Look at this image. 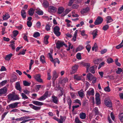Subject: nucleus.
<instances>
[{
  "label": "nucleus",
  "mask_w": 123,
  "mask_h": 123,
  "mask_svg": "<svg viewBox=\"0 0 123 123\" xmlns=\"http://www.w3.org/2000/svg\"><path fill=\"white\" fill-rule=\"evenodd\" d=\"M60 29L59 27L57 26H56L53 28V32L57 37H59L61 35V33L60 31Z\"/></svg>",
  "instance_id": "nucleus-1"
},
{
  "label": "nucleus",
  "mask_w": 123,
  "mask_h": 123,
  "mask_svg": "<svg viewBox=\"0 0 123 123\" xmlns=\"http://www.w3.org/2000/svg\"><path fill=\"white\" fill-rule=\"evenodd\" d=\"M103 21V19L101 17L98 16L97 18L94 22L95 25H99L101 24Z\"/></svg>",
  "instance_id": "nucleus-2"
},
{
  "label": "nucleus",
  "mask_w": 123,
  "mask_h": 123,
  "mask_svg": "<svg viewBox=\"0 0 123 123\" xmlns=\"http://www.w3.org/2000/svg\"><path fill=\"white\" fill-rule=\"evenodd\" d=\"M48 91H46L44 94L39 98L38 100L39 101H42L45 100L48 97Z\"/></svg>",
  "instance_id": "nucleus-3"
},
{
  "label": "nucleus",
  "mask_w": 123,
  "mask_h": 123,
  "mask_svg": "<svg viewBox=\"0 0 123 123\" xmlns=\"http://www.w3.org/2000/svg\"><path fill=\"white\" fill-rule=\"evenodd\" d=\"M64 42L61 40H58L56 43V48L60 49L61 47H62L63 46Z\"/></svg>",
  "instance_id": "nucleus-4"
},
{
  "label": "nucleus",
  "mask_w": 123,
  "mask_h": 123,
  "mask_svg": "<svg viewBox=\"0 0 123 123\" xmlns=\"http://www.w3.org/2000/svg\"><path fill=\"white\" fill-rule=\"evenodd\" d=\"M78 66L77 65H75L73 66L72 68V70L70 71L71 74H72L76 72L78 68Z\"/></svg>",
  "instance_id": "nucleus-5"
},
{
  "label": "nucleus",
  "mask_w": 123,
  "mask_h": 123,
  "mask_svg": "<svg viewBox=\"0 0 123 123\" xmlns=\"http://www.w3.org/2000/svg\"><path fill=\"white\" fill-rule=\"evenodd\" d=\"M105 104L107 107H112V104L111 100L105 99L104 100Z\"/></svg>",
  "instance_id": "nucleus-6"
},
{
  "label": "nucleus",
  "mask_w": 123,
  "mask_h": 123,
  "mask_svg": "<svg viewBox=\"0 0 123 123\" xmlns=\"http://www.w3.org/2000/svg\"><path fill=\"white\" fill-rule=\"evenodd\" d=\"M94 94V89L92 88L91 90L90 89L86 92V95L87 96H93Z\"/></svg>",
  "instance_id": "nucleus-7"
},
{
  "label": "nucleus",
  "mask_w": 123,
  "mask_h": 123,
  "mask_svg": "<svg viewBox=\"0 0 123 123\" xmlns=\"http://www.w3.org/2000/svg\"><path fill=\"white\" fill-rule=\"evenodd\" d=\"M7 90L6 88L4 87L3 88L0 89V95L6 94L7 92Z\"/></svg>",
  "instance_id": "nucleus-8"
},
{
  "label": "nucleus",
  "mask_w": 123,
  "mask_h": 123,
  "mask_svg": "<svg viewBox=\"0 0 123 123\" xmlns=\"http://www.w3.org/2000/svg\"><path fill=\"white\" fill-rule=\"evenodd\" d=\"M41 76L40 74L35 75L34 76L35 79L38 82L41 83L43 82L41 78Z\"/></svg>",
  "instance_id": "nucleus-9"
},
{
  "label": "nucleus",
  "mask_w": 123,
  "mask_h": 123,
  "mask_svg": "<svg viewBox=\"0 0 123 123\" xmlns=\"http://www.w3.org/2000/svg\"><path fill=\"white\" fill-rule=\"evenodd\" d=\"M58 74H57L56 71L54 70L53 72L52 79L54 80L53 82H54V80H55L58 77Z\"/></svg>",
  "instance_id": "nucleus-10"
},
{
  "label": "nucleus",
  "mask_w": 123,
  "mask_h": 123,
  "mask_svg": "<svg viewBox=\"0 0 123 123\" xmlns=\"http://www.w3.org/2000/svg\"><path fill=\"white\" fill-rule=\"evenodd\" d=\"M57 8L53 6H50L49 8V12H55L57 10Z\"/></svg>",
  "instance_id": "nucleus-11"
},
{
  "label": "nucleus",
  "mask_w": 123,
  "mask_h": 123,
  "mask_svg": "<svg viewBox=\"0 0 123 123\" xmlns=\"http://www.w3.org/2000/svg\"><path fill=\"white\" fill-rule=\"evenodd\" d=\"M87 78L89 80H92L93 79H94L96 77L93 76L90 73H89L87 74L86 75Z\"/></svg>",
  "instance_id": "nucleus-12"
},
{
  "label": "nucleus",
  "mask_w": 123,
  "mask_h": 123,
  "mask_svg": "<svg viewBox=\"0 0 123 123\" xmlns=\"http://www.w3.org/2000/svg\"><path fill=\"white\" fill-rule=\"evenodd\" d=\"M31 108L35 110H37L40 109V107L36 106L32 104H30L29 105Z\"/></svg>",
  "instance_id": "nucleus-13"
},
{
  "label": "nucleus",
  "mask_w": 123,
  "mask_h": 123,
  "mask_svg": "<svg viewBox=\"0 0 123 123\" xmlns=\"http://www.w3.org/2000/svg\"><path fill=\"white\" fill-rule=\"evenodd\" d=\"M21 15L23 19H25L26 16V13L25 10L23 9L22 10L21 12Z\"/></svg>",
  "instance_id": "nucleus-14"
},
{
  "label": "nucleus",
  "mask_w": 123,
  "mask_h": 123,
  "mask_svg": "<svg viewBox=\"0 0 123 123\" xmlns=\"http://www.w3.org/2000/svg\"><path fill=\"white\" fill-rule=\"evenodd\" d=\"M16 85L15 86L16 89L18 90L21 92V88L20 86V83L19 82H17L16 83Z\"/></svg>",
  "instance_id": "nucleus-15"
},
{
  "label": "nucleus",
  "mask_w": 123,
  "mask_h": 123,
  "mask_svg": "<svg viewBox=\"0 0 123 123\" xmlns=\"http://www.w3.org/2000/svg\"><path fill=\"white\" fill-rule=\"evenodd\" d=\"M98 30L97 29H96L94 30L92 33V34L93 35V39H95L96 37V36L98 35Z\"/></svg>",
  "instance_id": "nucleus-16"
},
{
  "label": "nucleus",
  "mask_w": 123,
  "mask_h": 123,
  "mask_svg": "<svg viewBox=\"0 0 123 123\" xmlns=\"http://www.w3.org/2000/svg\"><path fill=\"white\" fill-rule=\"evenodd\" d=\"M51 97L52 98L53 102L55 104H57L58 102V100L57 98L54 95L52 96Z\"/></svg>",
  "instance_id": "nucleus-17"
},
{
  "label": "nucleus",
  "mask_w": 123,
  "mask_h": 123,
  "mask_svg": "<svg viewBox=\"0 0 123 123\" xmlns=\"http://www.w3.org/2000/svg\"><path fill=\"white\" fill-rule=\"evenodd\" d=\"M97 68V66L95 65L94 66H93L90 68L89 69V70L90 72L93 74H94L95 72L94 69L95 68Z\"/></svg>",
  "instance_id": "nucleus-18"
},
{
  "label": "nucleus",
  "mask_w": 123,
  "mask_h": 123,
  "mask_svg": "<svg viewBox=\"0 0 123 123\" xmlns=\"http://www.w3.org/2000/svg\"><path fill=\"white\" fill-rule=\"evenodd\" d=\"M32 103L34 105L38 106H41L43 104V103L42 102L35 100L33 101Z\"/></svg>",
  "instance_id": "nucleus-19"
},
{
  "label": "nucleus",
  "mask_w": 123,
  "mask_h": 123,
  "mask_svg": "<svg viewBox=\"0 0 123 123\" xmlns=\"http://www.w3.org/2000/svg\"><path fill=\"white\" fill-rule=\"evenodd\" d=\"M19 103L18 102H15L10 104L11 108L13 109L18 107V105Z\"/></svg>",
  "instance_id": "nucleus-20"
},
{
  "label": "nucleus",
  "mask_w": 123,
  "mask_h": 123,
  "mask_svg": "<svg viewBox=\"0 0 123 123\" xmlns=\"http://www.w3.org/2000/svg\"><path fill=\"white\" fill-rule=\"evenodd\" d=\"M64 10V9L63 7H59L58 9L57 13L59 14H61L63 12Z\"/></svg>",
  "instance_id": "nucleus-21"
},
{
  "label": "nucleus",
  "mask_w": 123,
  "mask_h": 123,
  "mask_svg": "<svg viewBox=\"0 0 123 123\" xmlns=\"http://www.w3.org/2000/svg\"><path fill=\"white\" fill-rule=\"evenodd\" d=\"M106 23H108L111 22L113 21V19L111 18V16H108L106 17Z\"/></svg>",
  "instance_id": "nucleus-22"
},
{
  "label": "nucleus",
  "mask_w": 123,
  "mask_h": 123,
  "mask_svg": "<svg viewBox=\"0 0 123 123\" xmlns=\"http://www.w3.org/2000/svg\"><path fill=\"white\" fill-rule=\"evenodd\" d=\"M80 118L82 119H85L86 117V113L84 112L80 113L79 115Z\"/></svg>",
  "instance_id": "nucleus-23"
},
{
  "label": "nucleus",
  "mask_w": 123,
  "mask_h": 123,
  "mask_svg": "<svg viewBox=\"0 0 123 123\" xmlns=\"http://www.w3.org/2000/svg\"><path fill=\"white\" fill-rule=\"evenodd\" d=\"M42 5L44 7L47 8L49 6V3L46 0H44L43 1Z\"/></svg>",
  "instance_id": "nucleus-24"
},
{
  "label": "nucleus",
  "mask_w": 123,
  "mask_h": 123,
  "mask_svg": "<svg viewBox=\"0 0 123 123\" xmlns=\"http://www.w3.org/2000/svg\"><path fill=\"white\" fill-rule=\"evenodd\" d=\"M89 10V8L87 7L85 9H83L81 11V14H83L84 13L87 12Z\"/></svg>",
  "instance_id": "nucleus-25"
},
{
  "label": "nucleus",
  "mask_w": 123,
  "mask_h": 123,
  "mask_svg": "<svg viewBox=\"0 0 123 123\" xmlns=\"http://www.w3.org/2000/svg\"><path fill=\"white\" fill-rule=\"evenodd\" d=\"M34 10L33 8H31L28 11V14L30 16H32L34 13Z\"/></svg>",
  "instance_id": "nucleus-26"
},
{
  "label": "nucleus",
  "mask_w": 123,
  "mask_h": 123,
  "mask_svg": "<svg viewBox=\"0 0 123 123\" xmlns=\"http://www.w3.org/2000/svg\"><path fill=\"white\" fill-rule=\"evenodd\" d=\"M12 55V53H10L7 55L5 58V60L8 61L9 60Z\"/></svg>",
  "instance_id": "nucleus-27"
},
{
  "label": "nucleus",
  "mask_w": 123,
  "mask_h": 123,
  "mask_svg": "<svg viewBox=\"0 0 123 123\" xmlns=\"http://www.w3.org/2000/svg\"><path fill=\"white\" fill-rule=\"evenodd\" d=\"M82 64L84 66L86 67L87 71H88L89 68L90 66V64L87 63H83Z\"/></svg>",
  "instance_id": "nucleus-28"
},
{
  "label": "nucleus",
  "mask_w": 123,
  "mask_h": 123,
  "mask_svg": "<svg viewBox=\"0 0 123 123\" xmlns=\"http://www.w3.org/2000/svg\"><path fill=\"white\" fill-rule=\"evenodd\" d=\"M119 118L121 121L123 122V113H121L119 114L118 115Z\"/></svg>",
  "instance_id": "nucleus-29"
},
{
  "label": "nucleus",
  "mask_w": 123,
  "mask_h": 123,
  "mask_svg": "<svg viewBox=\"0 0 123 123\" xmlns=\"http://www.w3.org/2000/svg\"><path fill=\"white\" fill-rule=\"evenodd\" d=\"M40 60L41 62L42 63H46L45 60L44 56L43 55H41L40 57Z\"/></svg>",
  "instance_id": "nucleus-30"
},
{
  "label": "nucleus",
  "mask_w": 123,
  "mask_h": 123,
  "mask_svg": "<svg viewBox=\"0 0 123 123\" xmlns=\"http://www.w3.org/2000/svg\"><path fill=\"white\" fill-rule=\"evenodd\" d=\"M84 48L83 46L82 45H80L76 49V51L77 52L80 51L81 50L83 49Z\"/></svg>",
  "instance_id": "nucleus-31"
},
{
  "label": "nucleus",
  "mask_w": 123,
  "mask_h": 123,
  "mask_svg": "<svg viewBox=\"0 0 123 123\" xmlns=\"http://www.w3.org/2000/svg\"><path fill=\"white\" fill-rule=\"evenodd\" d=\"M93 111L95 115H98L99 114V112L98 108L97 107H95L93 109Z\"/></svg>",
  "instance_id": "nucleus-32"
},
{
  "label": "nucleus",
  "mask_w": 123,
  "mask_h": 123,
  "mask_svg": "<svg viewBox=\"0 0 123 123\" xmlns=\"http://www.w3.org/2000/svg\"><path fill=\"white\" fill-rule=\"evenodd\" d=\"M81 77L78 76L77 75H75L74 76V78L77 81L80 80H81Z\"/></svg>",
  "instance_id": "nucleus-33"
},
{
  "label": "nucleus",
  "mask_w": 123,
  "mask_h": 123,
  "mask_svg": "<svg viewBox=\"0 0 123 123\" xmlns=\"http://www.w3.org/2000/svg\"><path fill=\"white\" fill-rule=\"evenodd\" d=\"M68 81V79L67 78H64L62 79L60 82L61 84H64L66 83Z\"/></svg>",
  "instance_id": "nucleus-34"
},
{
  "label": "nucleus",
  "mask_w": 123,
  "mask_h": 123,
  "mask_svg": "<svg viewBox=\"0 0 123 123\" xmlns=\"http://www.w3.org/2000/svg\"><path fill=\"white\" fill-rule=\"evenodd\" d=\"M66 99L68 104H71L72 101L70 96L67 97L66 98Z\"/></svg>",
  "instance_id": "nucleus-35"
},
{
  "label": "nucleus",
  "mask_w": 123,
  "mask_h": 123,
  "mask_svg": "<svg viewBox=\"0 0 123 123\" xmlns=\"http://www.w3.org/2000/svg\"><path fill=\"white\" fill-rule=\"evenodd\" d=\"M23 83L24 85L25 86H29L31 84V83H29L28 82L26 81H23Z\"/></svg>",
  "instance_id": "nucleus-36"
},
{
  "label": "nucleus",
  "mask_w": 123,
  "mask_h": 123,
  "mask_svg": "<svg viewBox=\"0 0 123 123\" xmlns=\"http://www.w3.org/2000/svg\"><path fill=\"white\" fill-rule=\"evenodd\" d=\"M13 94H10L8 95V99L10 100H13Z\"/></svg>",
  "instance_id": "nucleus-37"
},
{
  "label": "nucleus",
  "mask_w": 123,
  "mask_h": 123,
  "mask_svg": "<svg viewBox=\"0 0 123 123\" xmlns=\"http://www.w3.org/2000/svg\"><path fill=\"white\" fill-rule=\"evenodd\" d=\"M81 90L80 91L78 92V94L80 97L82 98L84 96V93L83 92H81Z\"/></svg>",
  "instance_id": "nucleus-38"
},
{
  "label": "nucleus",
  "mask_w": 123,
  "mask_h": 123,
  "mask_svg": "<svg viewBox=\"0 0 123 123\" xmlns=\"http://www.w3.org/2000/svg\"><path fill=\"white\" fill-rule=\"evenodd\" d=\"M21 95L22 97V98L25 99H27L28 97L26 95L23 93H21Z\"/></svg>",
  "instance_id": "nucleus-39"
},
{
  "label": "nucleus",
  "mask_w": 123,
  "mask_h": 123,
  "mask_svg": "<svg viewBox=\"0 0 123 123\" xmlns=\"http://www.w3.org/2000/svg\"><path fill=\"white\" fill-rule=\"evenodd\" d=\"M96 104L97 105H99L101 103V100L100 98H95Z\"/></svg>",
  "instance_id": "nucleus-40"
},
{
  "label": "nucleus",
  "mask_w": 123,
  "mask_h": 123,
  "mask_svg": "<svg viewBox=\"0 0 123 123\" xmlns=\"http://www.w3.org/2000/svg\"><path fill=\"white\" fill-rule=\"evenodd\" d=\"M10 17V16L8 15H7L5 14V15L3 16V20H6Z\"/></svg>",
  "instance_id": "nucleus-41"
},
{
  "label": "nucleus",
  "mask_w": 123,
  "mask_h": 123,
  "mask_svg": "<svg viewBox=\"0 0 123 123\" xmlns=\"http://www.w3.org/2000/svg\"><path fill=\"white\" fill-rule=\"evenodd\" d=\"M117 69L118 70L116 72V73L117 74H120L121 72L123 71L120 68H118Z\"/></svg>",
  "instance_id": "nucleus-42"
},
{
  "label": "nucleus",
  "mask_w": 123,
  "mask_h": 123,
  "mask_svg": "<svg viewBox=\"0 0 123 123\" xmlns=\"http://www.w3.org/2000/svg\"><path fill=\"white\" fill-rule=\"evenodd\" d=\"M50 27L51 26L49 24H47L45 26L46 30L47 31H49L50 30Z\"/></svg>",
  "instance_id": "nucleus-43"
},
{
  "label": "nucleus",
  "mask_w": 123,
  "mask_h": 123,
  "mask_svg": "<svg viewBox=\"0 0 123 123\" xmlns=\"http://www.w3.org/2000/svg\"><path fill=\"white\" fill-rule=\"evenodd\" d=\"M36 12L39 15H42L43 14V12L42 10H37Z\"/></svg>",
  "instance_id": "nucleus-44"
},
{
  "label": "nucleus",
  "mask_w": 123,
  "mask_h": 123,
  "mask_svg": "<svg viewBox=\"0 0 123 123\" xmlns=\"http://www.w3.org/2000/svg\"><path fill=\"white\" fill-rule=\"evenodd\" d=\"M113 61V59L111 58H108L107 59V62L108 63H112Z\"/></svg>",
  "instance_id": "nucleus-45"
},
{
  "label": "nucleus",
  "mask_w": 123,
  "mask_h": 123,
  "mask_svg": "<svg viewBox=\"0 0 123 123\" xmlns=\"http://www.w3.org/2000/svg\"><path fill=\"white\" fill-rule=\"evenodd\" d=\"M40 34L38 32H37L33 34V36L35 38H36L37 37L40 36Z\"/></svg>",
  "instance_id": "nucleus-46"
},
{
  "label": "nucleus",
  "mask_w": 123,
  "mask_h": 123,
  "mask_svg": "<svg viewBox=\"0 0 123 123\" xmlns=\"http://www.w3.org/2000/svg\"><path fill=\"white\" fill-rule=\"evenodd\" d=\"M13 36L14 37H15L18 34V31L17 30H14L13 31Z\"/></svg>",
  "instance_id": "nucleus-47"
},
{
  "label": "nucleus",
  "mask_w": 123,
  "mask_h": 123,
  "mask_svg": "<svg viewBox=\"0 0 123 123\" xmlns=\"http://www.w3.org/2000/svg\"><path fill=\"white\" fill-rule=\"evenodd\" d=\"M100 62V60L97 59L93 61L94 63L96 64H99Z\"/></svg>",
  "instance_id": "nucleus-48"
},
{
  "label": "nucleus",
  "mask_w": 123,
  "mask_h": 123,
  "mask_svg": "<svg viewBox=\"0 0 123 123\" xmlns=\"http://www.w3.org/2000/svg\"><path fill=\"white\" fill-rule=\"evenodd\" d=\"M70 95L71 98H75L76 93L75 92H71L70 93Z\"/></svg>",
  "instance_id": "nucleus-49"
},
{
  "label": "nucleus",
  "mask_w": 123,
  "mask_h": 123,
  "mask_svg": "<svg viewBox=\"0 0 123 123\" xmlns=\"http://www.w3.org/2000/svg\"><path fill=\"white\" fill-rule=\"evenodd\" d=\"M26 49H23V50L19 52L18 54V55H24L25 54V52L26 51Z\"/></svg>",
  "instance_id": "nucleus-50"
},
{
  "label": "nucleus",
  "mask_w": 123,
  "mask_h": 123,
  "mask_svg": "<svg viewBox=\"0 0 123 123\" xmlns=\"http://www.w3.org/2000/svg\"><path fill=\"white\" fill-rule=\"evenodd\" d=\"M86 48L88 52L89 53L91 48L90 45L89 44H88L86 46Z\"/></svg>",
  "instance_id": "nucleus-51"
},
{
  "label": "nucleus",
  "mask_w": 123,
  "mask_h": 123,
  "mask_svg": "<svg viewBox=\"0 0 123 123\" xmlns=\"http://www.w3.org/2000/svg\"><path fill=\"white\" fill-rule=\"evenodd\" d=\"M76 58L79 60H80L81 59V54L80 53H78L76 54Z\"/></svg>",
  "instance_id": "nucleus-52"
},
{
  "label": "nucleus",
  "mask_w": 123,
  "mask_h": 123,
  "mask_svg": "<svg viewBox=\"0 0 123 123\" xmlns=\"http://www.w3.org/2000/svg\"><path fill=\"white\" fill-rule=\"evenodd\" d=\"M104 90L105 91L107 92H109L111 91L110 89L109 86L106 87H105L104 88Z\"/></svg>",
  "instance_id": "nucleus-53"
},
{
  "label": "nucleus",
  "mask_w": 123,
  "mask_h": 123,
  "mask_svg": "<svg viewBox=\"0 0 123 123\" xmlns=\"http://www.w3.org/2000/svg\"><path fill=\"white\" fill-rule=\"evenodd\" d=\"M13 100H15L19 99V97L17 95H13Z\"/></svg>",
  "instance_id": "nucleus-54"
},
{
  "label": "nucleus",
  "mask_w": 123,
  "mask_h": 123,
  "mask_svg": "<svg viewBox=\"0 0 123 123\" xmlns=\"http://www.w3.org/2000/svg\"><path fill=\"white\" fill-rule=\"evenodd\" d=\"M109 28V25H106L103 27L102 29L105 31L107 30Z\"/></svg>",
  "instance_id": "nucleus-55"
},
{
  "label": "nucleus",
  "mask_w": 123,
  "mask_h": 123,
  "mask_svg": "<svg viewBox=\"0 0 123 123\" xmlns=\"http://www.w3.org/2000/svg\"><path fill=\"white\" fill-rule=\"evenodd\" d=\"M52 62H53V63H56L57 62L58 64H59L60 63V61L57 58L53 59V61Z\"/></svg>",
  "instance_id": "nucleus-56"
},
{
  "label": "nucleus",
  "mask_w": 123,
  "mask_h": 123,
  "mask_svg": "<svg viewBox=\"0 0 123 123\" xmlns=\"http://www.w3.org/2000/svg\"><path fill=\"white\" fill-rule=\"evenodd\" d=\"M85 31L84 30H83L81 31L80 34L81 36H85L86 37H88V36L87 35L85 34Z\"/></svg>",
  "instance_id": "nucleus-57"
},
{
  "label": "nucleus",
  "mask_w": 123,
  "mask_h": 123,
  "mask_svg": "<svg viewBox=\"0 0 123 123\" xmlns=\"http://www.w3.org/2000/svg\"><path fill=\"white\" fill-rule=\"evenodd\" d=\"M52 54H51V53H49L48 55L49 56V57L50 58V60L52 62L53 61V59L52 57Z\"/></svg>",
  "instance_id": "nucleus-58"
},
{
  "label": "nucleus",
  "mask_w": 123,
  "mask_h": 123,
  "mask_svg": "<svg viewBox=\"0 0 123 123\" xmlns=\"http://www.w3.org/2000/svg\"><path fill=\"white\" fill-rule=\"evenodd\" d=\"M37 89L38 90H39V89L41 88H44V86L41 85H38L36 86Z\"/></svg>",
  "instance_id": "nucleus-59"
},
{
  "label": "nucleus",
  "mask_w": 123,
  "mask_h": 123,
  "mask_svg": "<svg viewBox=\"0 0 123 123\" xmlns=\"http://www.w3.org/2000/svg\"><path fill=\"white\" fill-rule=\"evenodd\" d=\"M7 81L6 80H4L2 81L0 83V85L1 86H3L5 85Z\"/></svg>",
  "instance_id": "nucleus-60"
},
{
  "label": "nucleus",
  "mask_w": 123,
  "mask_h": 123,
  "mask_svg": "<svg viewBox=\"0 0 123 123\" xmlns=\"http://www.w3.org/2000/svg\"><path fill=\"white\" fill-rule=\"evenodd\" d=\"M8 111L5 112H4L3 114L1 116V120H3V119H4V117H5V116L7 114V113H8Z\"/></svg>",
  "instance_id": "nucleus-61"
},
{
  "label": "nucleus",
  "mask_w": 123,
  "mask_h": 123,
  "mask_svg": "<svg viewBox=\"0 0 123 123\" xmlns=\"http://www.w3.org/2000/svg\"><path fill=\"white\" fill-rule=\"evenodd\" d=\"M60 119L61 120V121H63V122L66 119V117L65 116H60Z\"/></svg>",
  "instance_id": "nucleus-62"
},
{
  "label": "nucleus",
  "mask_w": 123,
  "mask_h": 123,
  "mask_svg": "<svg viewBox=\"0 0 123 123\" xmlns=\"http://www.w3.org/2000/svg\"><path fill=\"white\" fill-rule=\"evenodd\" d=\"M27 25L29 27H31L32 25V23L31 21H28L27 22Z\"/></svg>",
  "instance_id": "nucleus-63"
},
{
  "label": "nucleus",
  "mask_w": 123,
  "mask_h": 123,
  "mask_svg": "<svg viewBox=\"0 0 123 123\" xmlns=\"http://www.w3.org/2000/svg\"><path fill=\"white\" fill-rule=\"evenodd\" d=\"M41 25V23L39 21L36 24V26L38 28H39L40 27Z\"/></svg>",
  "instance_id": "nucleus-64"
}]
</instances>
